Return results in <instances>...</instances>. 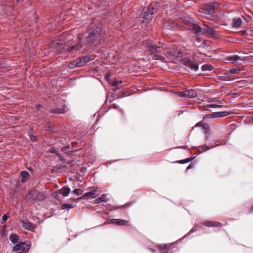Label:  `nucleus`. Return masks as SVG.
Returning <instances> with one entry per match:
<instances>
[{
	"label": "nucleus",
	"mask_w": 253,
	"mask_h": 253,
	"mask_svg": "<svg viewBox=\"0 0 253 253\" xmlns=\"http://www.w3.org/2000/svg\"><path fill=\"white\" fill-rule=\"evenodd\" d=\"M241 33H242V35H245L246 33V31L245 30H243L241 31Z\"/></svg>",
	"instance_id": "3c124183"
},
{
	"label": "nucleus",
	"mask_w": 253,
	"mask_h": 253,
	"mask_svg": "<svg viewBox=\"0 0 253 253\" xmlns=\"http://www.w3.org/2000/svg\"><path fill=\"white\" fill-rule=\"evenodd\" d=\"M161 47V46H158L153 43H150L147 45L148 50L151 52L152 54H154L153 56V59L160 60L162 61L165 60V58L163 56L158 53V52L160 51V50H158V49H160Z\"/></svg>",
	"instance_id": "39448f33"
},
{
	"label": "nucleus",
	"mask_w": 253,
	"mask_h": 253,
	"mask_svg": "<svg viewBox=\"0 0 253 253\" xmlns=\"http://www.w3.org/2000/svg\"><path fill=\"white\" fill-rule=\"evenodd\" d=\"M29 169V170H30L32 171V168H29V169Z\"/></svg>",
	"instance_id": "603ef678"
},
{
	"label": "nucleus",
	"mask_w": 253,
	"mask_h": 253,
	"mask_svg": "<svg viewBox=\"0 0 253 253\" xmlns=\"http://www.w3.org/2000/svg\"><path fill=\"white\" fill-rule=\"evenodd\" d=\"M8 218V216L7 214H4L2 216V223L5 222L7 220Z\"/></svg>",
	"instance_id": "ea45409f"
},
{
	"label": "nucleus",
	"mask_w": 253,
	"mask_h": 253,
	"mask_svg": "<svg viewBox=\"0 0 253 253\" xmlns=\"http://www.w3.org/2000/svg\"><path fill=\"white\" fill-rule=\"evenodd\" d=\"M76 61H73V62H70L68 65V67L70 68V69H73L75 67H77V65H76Z\"/></svg>",
	"instance_id": "473e14b6"
},
{
	"label": "nucleus",
	"mask_w": 253,
	"mask_h": 253,
	"mask_svg": "<svg viewBox=\"0 0 253 253\" xmlns=\"http://www.w3.org/2000/svg\"><path fill=\"white\" fill-rule=\"evenodd\" d=\"M131 203H128L127 204H126L125 205L123 206L124 207H127L128 206H129V205H131Z\"/></svg>",
	"instance_id": "09e8293b"
},
{
	"label": "nucleus",
	"mask_w": 253,
	"mask_h": 253,
	"mask_svg": "<svg viewBox=\"0 0 253 253\" xmlns=\"http://www.w3.org/2000/svg\"><path fill=\"white\" fill-rule=\"evenodd\" d=\"M20 176L22 178L21 179V182H26L30 177V175L29 173L26 171H22L20 173Z\"/></svg>",
	"instance_id": "a211bd4d"
},
{
	"label": "nucleus",
	"mask_w": 253,
	"mask_h": 253,
	"mask_svg": "<svg viewBox=\"0 0 253 253\" xmlns=\"http://www.w3.org/2000/svg\"><path fill=\"white\" fill-rule=\"evenodd\" d=\"M97 191V189H95L91 191L84 193V196L85 199H87L88 198H96L98 196V194H96Z\"/></svg>",
	"instance_id": "4468645a"
},
{
	"label": "nucleus",
	"mask_w": 253,
	"mask_h": 253,
	"mask_svg": "<svg viewBox=\"0 0 253 253\" xmlns=\"http://www.w3.org/2000/svg\"><path fill=\"white\" fill-rule=\"evenodd\" d=\"M31 247L30 242H21L16 244L12 251L15 253H28Z\"/></svg>",
	"instance_id": "20e7f679"
},
{
	"label": "nucleus",
	"mask_w": 253,
	"mask_h": 253,
	"mask_svg": "<svg viewBox=\"0 0 253 253\" xmlns=\"http://www.w3.org/2000/svg\"><path fill=\"white\" fill-rule=\"evenodd\" d=\"M170 247L171 245L169 244L159 245L158 246L162 253H168Z\"/></svg>",
	"instance_id": "f3484780"
},
{
	"label": "nucleus",
	"mask_w": 253,
	"mask_h": 253,
	"mask_svg": "<svg viewBox=\"0 0 253 253\" xmlns=\"http://www.w3.org/2000/svg\"><path fill=\"white\" fill-rule=\"evenodd\" d=\"M187 92H188L187 90L179 92H178L179 96H180V97H188Z\"/></svg>",
	"instance_id": "7c9ffc66"
},
{
	"label": "nucleus",
	"mask_w": 253,
	"mask_h": 253,
	"mask_svg": "<svg viewBox=\"0 0 253 253\" xmlns=\"http://www.w3.org/2000/svg\"><path fill=\"white\" fill-rule=\"evenodd\" d=\"M52 153L57 156L60 161H65V159L56 150L54 151Z\"/></svg>",
	"instance_id": "c85d7f7f"
},
{
	"label": "nucleus",
	"mask_w": 253,
	"mask_h": 253,
	"mask_svg": "<svg viewBox=\"0 0 253 253\" xmlns=\"http://www.w3.org/2000/svg\"><path fill=\"white\" fill-rule=\"evenodd\" d=\"M61 209L62 210L72 209L74 207L73 204H64L61 206Z\"/></svg>",
	"instance_id": "bb28decb"
},
{
	"label": "nucleus",
	"mask_w": 253,
	"mask_h": 253,
	"mask_svg": "<svg viewBox=\"0 0 253 253\" xmlns=\"http://www.w3.org/2000/svg\"><path fill=\"white\" fill-rule=\"evenodd\" d=\"M107 78H108V76H106L105 77V79H107Z\"/></svg>",
	"instance_id": "6e6d98bb"
},
{
	"label": "nucleus",
	"mask_w": 253,
	"mask_h": 253,
	"mask_svg": "<svg viewBox=\"0 0 253 253\" xmlns=\"http://www.w3.org/2000/svg\"><path fill=\"white\" fill-rule=\"evenodd\" d=\"M252 120H253V119H252Z\"/></svg>",
	"instance_id": "13d9d810"
},
{
	"label": "nucleus",
	"mask_w": 253,
	"mask_h": 253,
	"mask_svg": "<svg viewBox=\"0 0 253 253\" xmlns=\"http://www.w3.org/2000/svg\"><path fill=\"white\" fill-rule=\"evenodd\" d=\"M194 157H190L185 160H180L176 162V163L179 164H184L188 162H189L192 161L194 159Z\"/></svg>",
	"instance_id": "cd10ccee"
},
{
	"label": "nucleus",
	"mask_w": 253,
	"mask_h": 253,
	"mask_svg": "<svg viewBox=\"0 0 253 253\" xmlns=\"http://www.w3.org/2000/svg\"><path fill=\"white\" fill-rule=\"evenodd\" d=\"M205 225L208 226V227H211V226H217L218 225H220L219 222H211L210 221H206L204 222Z\"/></svg>",
	"instance_id": "4be33fe9"
},
{
	"label": "nucleus",
	"mask_w": 253,
	"mask_h": 253,
	"mask_svg": "<svg viewBox=\"0 0 253 253\" xmlns=\"http://www.w3.org/2000/svg\"><path fill=\"white\" fill-rule=\"evenodd\" d=\"M49 111L52 113L60 114L64 112V108H59L57 107H53L50 109Z\"/></svg>",
	"instance_id": "6ab92c4d"
},
{
	"label": "nucleus",
	"mask_w": 253,
	"mask_h": 253,
	"mask_svg": "<svg viewBox=\"0 0 253 253\" xmlns=\"http://www.w3.org/2000/svg\"><path fill=\"white\" fill-rule=\"evenodd\" d=\"M241 70L237 68H232L230 70V73L231 74H238L239 73Z\"/></svg>",
	"instance_id": "2f4dec72"
},
{
	"label": "nucleus",
	"mask_w": 253,
	"mask_h": 253,
	"mask_svg": "<svg viewBox=\"0 0 253 253\" xmlns=\"http://www.w3.org/2000/svg\"><path fill=\"white\" fill-rule=\"evenodd\" d=\"M217 103L214 104H209L207 106V107L208 108H214V107H221V105L219 104L221 103L219 100L216 101Z\"/></svg>",
	"instance_id": "a878e982"
},
{
	"label": "nucleus",
	"mask_w": 253,
	"mask_h": 253,
	"mask_svg": "<svg viewBox=\"0 0 253 253\" xmlns=\"http://www.w3.org/2000/svg\"><path fill=\"white\" fill-rule=\"evenodd\" d=\"M70 192L71 189L69 187L67 186H64L61 189L56 191L57 193L61 194L64 197L67 196Z\"/></svg>",
	"instance_id": "ddd939ff"
},
{
	"label": "nucleus",
	"mask_w": 253,
	"mask_h": 253,
	"mask_svg": "<svg viewBox=\"0 0 253 253\" xmlns=\"http://www.w3.org/2000/svg\"><path fill=\"white\" fill-rule=\"evenodd\" d=\"M241 57L238 55L224 56L222 55V62L228 61L231 63H234L237 61L240 60Z\"/></svg>",
	"instance_id": "9d476101"
},
{
	"label": "nucleus",
	"mask_w": 253,
	"mask_h": 253,
	"mask_svg": "<svg viewBox=\"0 0 253 253\" xmlns=\"http://www.w3.org/2000/svg\"><path fill=\"white\" fill-rule=\"evenodd\" d=\"M156 4L153 5L152 3L147 7H144L141 11L140 17L142 18V22L149 23L154 17V14L157 11L156 8H154Z\"/></svg>",
	"instance_id": "7ed1b4c3"
},
{
	"label": "nucleus",
	"mask_w": 253,
	"mask_h": 253,
	"mask_svg": "<svg viewBox=\"0 0 253 253\" xmlns=\"http://www.w3.org/2000/svg\"><path fill=\"white\" fill-rule=\"evenodd\" d=\"M211 118H217L221 117V112L214 113L210 115Z\"/></svg>",
	"instance_id": "f704fd0d"
},
{
	"label": "nucleus",
	"mask_w": 253,
	"mask_h": 253,
	"mask_svg": "<svg viewBox=\"0 0 253 253\" xmlns=\"http://www.w3.org/2000/svg\"><path fill=\"white\" fill-rule=\"evenodd\" d=\"M101 29V25H99L89 33L84 40V45L89 46L95 42H96V43H100L101 42L103 41L104 37L102 35Z\"/></svg>",
	"instance_id": "f03ea898"
},
{
	"label": "nucleus",
	"mask_w": 253,
	"mask_h": 253,
	"mask_svg": "<svg viewBox=\"0 0 253 253\" xmlns=\"http://www.w3.org/2000/svg\"><path fill=\"white\" fill-rule=\"evenodd\" d=\"M71 149V147L70 146L68 145L65 147H64L61 148V151L65 153H67L68 152H69L70 150Z\"/></svg>",
	"instance_id": "72a5a7b5"
},
{
	"label": "nucleus",
	"mask_w": 253,
	"mask_h": 253,
	"mask_svg": "<svg viewBox=\"0 0 253 253\" xmlns=\"http://www.w3.org/2000/svg\"><path fill=\"white\" fill-rule=\"evenodd\" d=\"M28 197L29 199L34 201H42L45 198V195L44 193H41L40 191L34 190L30 191Z\"/></svg>",
	"instance_id": "0eeeda50"
},
{
	"label": "nucleus",
	"mask_w": 253,
	"mask_h": 253,
	"mask_svg": "<svg viewBox=\"0 0 253 253\" xmlns=\"http://www.w3.org/2000/svg\"><path fill=\"white\" fill-rule=\"evenodd\" d=\"M201 150H199L200 152H204L209 150V147L207 146H204L200 148Z\"/></svg>",
	"instance_id": "58836bf2"
},
{
	"label": "nucleus",
	"mask_w": 253,
	"mask_h": 253,
	"mask_svg": "<svg viewBox=\"0 0 253 253\" xmlns=\"http://www.w3.org/2000/svg\"><path fill=\"white\" fill-rule=\"evenodd\" d=\"M82 199H85L84 195L83 196H82L81 197L75 199V201L76 202H77L78 201H80Z\"/></svg>",
	"instance_id": "37998d69"
},
{
	"label": "nucleus",
	"mask_w": 253,
	"mask_h": 253,
	"mask_svg": "<svg viewBox=\"0 0 253 253\" xmlns=\"http://www.w3.org/2000/svg\"><path fill=\"white\" fill-rule=\"evenodd\" d=\"M72 200L74 201L75 199L74 198L71 199Z\"/></svg>",
	"instance_id": "5fc2aeb1"
},
{
	"label": "nucleus",
	"mask_w": 253,
	"mask_h": 253,
	"mask_svg": "<svg viewBox=\"0 0 253 253\" xmlns=\"http://www.w3.org/2000/svg\"><path fill=\"white\" fill-rule=\"evenodd\" d=\"M82 58L83 59V60L84 61L85 64L89 61H90L91 60L90 57L88 56H84Z\"/></svg>",
	"instance_id": "c9c22d12"
},
{
	"label": "nucleus",
	"mask_w": 253,
	"mask_h": 253,
	"mask_svg": "<svg viewBox=\"0 0 253 253\" xmlns=\"http://www.w3.org/2000/svg\"><path fill=\"white\" fill-rule=\"evenodd\" d=\"M203 126L202 122L197 123L195 126Z\"/></svg>",
	"instance_id": "49530a36"
},
{
	"label": "nucleus",
	"mask_w": 253,
	"mask_h": 253,
	"mask_svg": "<svg viewBox=\"0 0 253 253\" xmlns=\"http://www.w3.org/2000/svg\"><path fill=\"white\" fill-rule=\"evenodd\" d=\"M201 35H206L210 36H214L215 34L214 31L206 25H204L203 27H201Z\"/></svg>",
	"instance_id": "1a4fd4ad"
},
{
	"label": "nucleus",
	"mask_w": 253,
	"mask_h": 253,
	"mask_svg": "<svg viewBox=\"0 0 253 253\" xmlns=\"http://www.w3.org/2000/svg\"><path fill=\"white\" fill-rule=\"evenodd\" d=\"M169 56H174L175 55V54L173 53L172 52L169 53V52H168L166 54H168Z\"/></svg>",
	"instance_id": "de8ad7c7"
},
{
	"label": "nucleus",
	"mask_w": 253,
	"mask_h": 253,
	"mask_svg": "<svg viewBox=\"0 0 253 253\" xmlns=\"http://www.w3.org/2000/svg\"><path fill=\"white\" fill-rule=\"evenodd\" d=\"M194 167V164L191 163L189 166L187 168L186 170L192 168Z\"/></svg>",
	"instance_id": "a18cd8bd"
},
{
	"label": "nucleus",
	"mask_w": 253,
	"mask_h": 253,
	"mask_svg": "<svg viewBox=\"0 0 253 253\" xmlns=\"http://www.w3.org/2000/svg\"><path fill=\"white\" fill-rule=\"evenodd\" d=\"M52 47L56 49L57 53L58 54L69 52L74 53L79 51L83 47L81 38H79V41L75 45H71L70 43L61 40H55L51 43Z\"/></svg>",
	"instance_id": "f257e3e1"
},
{
	"label": "nucleus",
	"mask_w": 253,
	"mask_h": 253,
	"mask_svg": "<svg viewBox=\"0 0 253 253\" xmlns=\"http://www.w3.org/2000/svg\"><path fill=\"white\" fill-rule=\"evenodd\" d=\"M122 83H123V81H116L113 82L112 85V86H117Z\"/></svg>",
	"instance_id": "e433bc0d"
},
{
	"label": "nucleus",
	"mask_w": 253,
	"mask_h": 253,
	"mask_svg": "<svg viewBox=\"0 0 253 253\" xmlns=\"http://www.w3.org/2000/svg\"><path fill=\"white\" fill-rule=\"evenodd\" d=\"M232 113V112L223 111H222V117L227 116Z\"/></svg>",
	"instance_id": "4c0bfd02"
},
{
	"label": "nucleus",
	"mask_w": 253,
	"mask_h": 253,
	"mask_svg": "<svg viewBox=\"0 0 253 253\" xmlns=\"http://www.w3.org/2000/svg\"><path fill=\"white\" fill-rule=\"evenodd\" d=\"M163 26L167 29L173 30L178 28V24L176 20L169 19L164 22Z\"/></svg>",
	"instance_id": "6e6552de"
},
{
	"label": "nucleus",
	"mask_w": 253,
	"mask_h": 253,
	"mask_svg": "<svg viewBox=\"0 0 253 253\" xmlns=\"http://www.w3.org/2000/svg\"><path fill=\"white\" fill-rule=\"evenodd\" d=\"M187 90L188 98H194L197 95V92L194 89H191Z\"/></svg>",
	"instance_id": "412c9836"
},
{
	"label": "nucleus",
	"mask_w": 253,
	"mask_h": 253,
	"mask_svg": "<svg viewBox=\"0 0 253 253\" xmlns=\"http://www.w3.org/2000/svg\"><path fill=\"white\" fill-rule=\"evenodd\" d=\"M60 195L59 194L57 193L56 192V194H55V198L58 201H60Z\"/></svg>",
	"instance_id": "79ce46f5"
},
{
	"label": "nucleus",
	"mask_w": 253,
	"mask_h": 253,
	"mask_svg": "<svg viewBox=\"0 0 253 253\" xmlns=\"http://www.w3.org/2000/svg\"><path fill=\"white\" fill-rule=\"evenodd\" d=\"M183 65L189 69L194 71H197L199 68L198 65L191 60H188L184 61Z\"/></svg>",
	"instance_id": "9b49d317"
},
{
	"label": "nucleus",
	"mask_w": 253,
	"mask_h": 253,
	"mask_svg": "<svg viewBox=\"0 0 253 253\" xmlns=\"http://www.w3.org/2000/svg\"><path fill=\"white\" fill-rule=\"evenodd\" d=\"M184 22L185 25L189 27L190 30L192 31L197 36L201 35V27L192 19L184 20Z\"/></svg>",
	"instance_id": "423d86ee"
},
{
	"label": "nucleus",
	"mask_w": 253,
	"mask_h": 253,
	"mask_svg": "<svg viewBox=\"0 0 253 253\" xmlns=\"http://www.w3.org/2000/svg\"><path fill=\"white\" fill-rule=\"evenodd\" d=\"M115 225H126L128 222V221L125 220L121 219H113L111 222Z\"/></svg>",
	"instance_id": "2eb2a0df"
},
{
	"label": "nucleus",
	"mask_w": 253,
	"mask_h": 253,
	"mask_svg": "<svg viewBox=\"0 0 253 253\" xmlns=\"http://www.w3.org/2000/svg\"><path fill=\"white\" fill-rule=\"evenodd\" d=\"M22 226L23 228L29 230H33L35 228V226L33 223L28 221H22Z\"/></svg>",
	"instance_id": "f8f14e48"
},
{
	"label": "nucleus",
	"mask_w": 253,
	"mask_h": 253,
	"mask_svg": "<svg viewBox=\"0 0 253 253\" xmlns=\"http://www.w3.org/2000/svg\"><path fill=\"white\" fill-rule=\"evenodd\" d=\"M43 108V107L40 104H37V105H35V109L37 111H40V110H41V108Z\"/></svg>",
	"instance_id": "a19ab883"
},
{
	"label": "nucleus",
	"mask_w": 253,
	"mask_h": 253,
	"mask_svg": "<svg viewBox=\"0 0 253 253\" xmlns=\"http://www.w3.org/2000/svg\"><path fill=\"white\" fill-rule=\"evenodd\" d=\"M213 69L212 66L210 64H205L202 67L203 71H211Z\"/></svg>",
	"instance_id": "393cba45"
},
{
	"label": "nucleus",
	"mask_w": 253,
	"mask_h": 253,
	"mask_svg": "<svg viewBox=\"0 0 253 253\" xmlns=\"http://www.w3.org/2000/svg\"><path fill=\"white\" fill-rule=\"evenodd\" d=\"M76 64L77 65V67H81L85 65L84 61L83 60L82 58H79L76 60Z\"/></svg>",
	"instance_id": "b1692460"
},
{
	"label": "nucleus",
	"mask_w": 253,
	"mask_h": 253,
	"mask_svg": "<svg viewBox=\"0 0 253 253\" xmlns=\"http://www.w3.org/2000/svg\"><path fill=\"white\" fill-rule=\"evenodd\" d=\"M202 46L204 47V45H206V41H204L202 43Z\"/></svg>",
	"instance_id": "8fccbe9b"
},
{
	"label": "nucleus",
	"mask_w": 253,
	"mask_h": 253,
	"mask_svg": "<svg viewBox=\"0 0 253 253\" xmlns=\"http://www.w3.org/2000/svg\"><path fill=\"white\" fill-rule=\"evenodd\" d=\"M152 252H154L155 250L154 249H152Z\"/></svg>",
	"instance_id": "4d7b16f0"
},
{
	"label": "nucleus",
	"mask_w": 253,
	"mask_h": 253,
	"mask_svg": "<svg viewBox=\"0 0 253 253\" xmlns=\"http://www.w3.org/2000/svg\"><path fill=\"white\" fill-rule=\"evenodd\" d=\"M9 239L13 243H17L18 242L19 236L16 234L12 233L10 236Z\"/></svg>",
	"instance_id": "aec40b11"
},
{
	"label": "nucleus",
	"mask_w": 253,
	"mask_h": 253,
	"mask_svg": "<svg viewBox=\"0 0 253 253\" xmlns=\"http://www.w3.org/2000/svg\"><path fill=\"white\" fill-rule=\"evenodd\" d=\"M206 125V124H204V125H203V127H204V128L205 127V125Z\"/></svg>",
	"instance_id": "864d4df0"
},
{
	"label": "nucleus",
	"mask_w": 253,
	"mask_h": 253,
	"mask_svg": "<svg viewBox=\"0 0 253 253\" xmlns=\"http://www.w3.org/2000/svg\"><path fill=\"white\" fill-rule=\"evenodd\" d=\"M214 10V5H210V8L209 9V12H212Z\"/></svg>",
	"instance_id": "c03bdc74"
},
{
	"label": "nucleus",
	"mask_w": 253,
	"mask_h": 253,
	"mask_svg": "<svg viewBox=\"0 0 253 253\" xmlns=\"http://www.w3.org/2000/svg\"><path fill=\"white\" fill-rule=\"evenodd\" d=\"M82 193H83L82 189H80V188L76 189L72 191V193L76 194L78 196L82 195Z\"/></svg>",
	"instance_id": "c756f323"
},
{
	"label": "nucleus",
	"mask_w": 253,
	"mask_h": 253,
	"mask_svg": "<svg viewBox=\"0 0 253 253\" xmlns=\"http://www.w3.org/2000/svg\"><path fill=\"white\" fill-rule=\"evenodd\" d=\"M106 195L104 194L100 198H97L95 200V203H100L102 202H106Z\"/></svg>",
	"instance_id": "5701e85b"
},
{
	"label": "nucleus",
	"mask_w": 253,
	"mask_h": 253,
	"mask_svg": "<svg viewBox=\"0 0 253 253\" xmlns=\"http://www.w3.org/2000/svg\"><path fill=\"white\" fill-rule=\"evenodd\" d=\"M242 23V20L241 18H234L232 20V26L233 28H239Z\"/></svg>",
	"instance_id": "dca6fc26"
}]
</instances>
